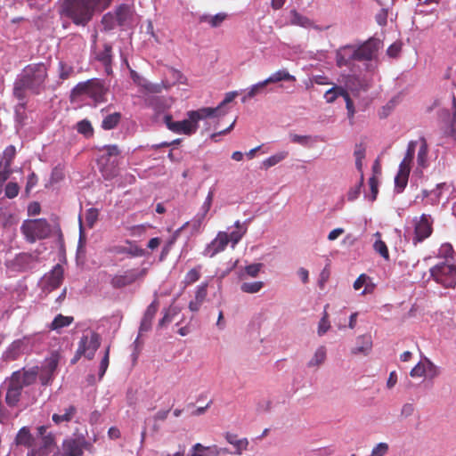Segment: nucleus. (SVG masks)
Segmentation results:
<instances>
[{"label": "nucleus", "instance_id": "nucleus-5", "mask_svg": "<svg viewBox=\"0 0 456 456\" xmlns=\"http://www.w3.org/2000/svg\"><path fill=\"white\" fill-rule=\"evenodd\" d=\"M20 232L29 243L47 239L52 234V226L45 218L27 219L21 226Z\"/></svg>", "mask_w": 456, "mask_h": 456}, {"label": "nucleus", "instance_id": "nucleus-30", "mask_svg": "<svg viewBox=\"0 0 456 456\" xmlns=\"http://www.w3.org/2000/svg\"><path fill=\"white\" fill-rule=\"evenodd\" d=\"M428 147L424 137L420 138V147L418 151L417 161L419 167H426L428 164Z\"/></svg>", "mask_w": 456, "mask_h": 456}, {"label": "nucleus", "instance_id": "nucleus-37", "mask_svg": "<svg viewBox=\"0 0 456 456\" xmlns=\"http://www.w3.org/2000/svg\"><path fill=\"white\" fill-rule=\"evenodd\" d=\"M16 155V149L13 145H9L5 148L3 153V159L0 160L1 165L5 167H12V160Z\"/></svg>", "mask_w": 456, "mask_h": 456}, {"label": "nucleus", "instance_id": "nucleus-22", "mask_svg": "<svg viewBox=\"0 0 456 456\" xmlns=\"http://www.w3.org/2000/svg\"><path fill=\"white\" fill-rule=\"evenodd\" d=\"M265 81L267 84L278 83L281 81L296 82L297 78L291 75L286 69H279L276 72L269 76Z\"/></svg>", "mask_w": 456, "mask_h": 456}, {"label": "nucleus", "instance_id": "nucleus-54", "mask_svg": "<svg viewBox=\"0 0 456 456\" xmlns=\"http://www.w3.org/2000/svg\"><path fill=\"white\" fill-rule=\"evenodd\" d=\"M37 182H38V178H37V175L34 172H32L28 176L27 184L25 187V192L27 194H29L30 191L37 185Z\"/></svg>", "mask_w": 456, "mask_h": 456}, {"label": "nucleus", "instance_id": "nucleus-60", "mask_svg": "<svg viewBox=\"0 0 456 456\" xmlns=\"http://www.w3.org/2000/svg\"><path fill=\"white\" fill-rule=\"evenodd\" d=\"M41 212V206L37 201L31 202L28 207V216H37Z\"/></svg>", "mask_w": 456, "mask_h": 456}, {"label": "nucleus", "instance_id": "nucleus-57", "mask_svg": "<svg viewBox=\"0 0 456 456\" xmlns=\"http://www.w3.org/2000/svg\"><path fill=\"white\" fill-rule=\"evenodd\" d=\"M365 151L366 149L362 143L356 144L354 151L355 160H363L365 158Z\"/></svg>", "mask_w": 456, "mask_h": 456}, {"label": "nucleus", "instance_id": "nucleus-4", "mask_svg": "<svg viewBox=\"0 0 456 456\" xmlns=\"http://www.w3.org/2000/svg\"><path fill=\"white\" fill-rule=\"evenodd\" d=\"M214 110L210 107L200 108L197 110H190L187 113L188 118L182 121H173L170 115L164 117L165 124L167 128L176 134L191 135L198 129L200 120L213 117Z\"/></svg>", "mask_w": 456, "mask_h": 456}, {"label": "nucleus", "instance_id": "nucleus-27", "mask_svg": "<svg viewBox=\"0 0 456 456\" xmlns=\"http://www.w3.org/2000/svg\"><path fill=\"white\" fill-rule=\"evenodd\" d=\"M374 236L377 238L373 244L374 250L379 253L384 259L389 260V251L385 241L381 240V233L377 232Z\"/></svg>", "mask_w": 456, "mask_h": 456}, {"label": "nucleus", "instance_id": "nucleus-63", "mask_svg": "<svg viewBox=\"0 0 456 456\" xmlns=\"http://www.w3.org/2000/svg\"><path fill=\"white\" fill-rule=\"evenodd\" d=\"M226 18V14L224 13H217L216 15L211 17L209 23L212 27L219 26Z\"/></svg>", "mask_w": 456, "mask_h": 456}, {"label": "nucleus", "instance_id": "nucleus-8", "mask_svg": "<svg viewBox=\"0 0 456 456\" xmlns=\"http://www.w3.org/2000/svg\"><path fill=\"white\" fill-rule=\"evenodd\" d=\"M414 233L412 243L417 245L429 238L433 232L434 219L430 215L422 214L412 220Z\"/></svg>", "mask_w": 456, "mask_h": 456}, {"label": "nucleus", "instance_id": "nucleus-35", "mask_svg": "<svg viewBox=\"0 0 456 456\" xmlns=\"http://www.w3.org/2000/svg\"><path fill=\"white\" fill-rule=\"evenodd\" d=\"M77 131L86 138L94 135V127L87 119H83L77 124Z\"/></svg>", "mask_w": 456, "mask_h": 456}, {"label": "nucleus", "instance_id": "nucleus-39", "mask_svg": "<svg viewBox=\"0 0 456 456\" xmlns=\"http://www.w3.org/2000/svg\"><path fill=\"white\" fill-rule=\"evenodd\" d=\"M176 307L170 306L164 311L163 317L159 322V327L162 328L172 322L173 317L177 314Z\"/></svg>", "mask_w": 456, "mask_h": 456}, {"label": "nucleus", "instance_id": "nucleus-53", "mask_svg": "<svg viewBox=\"0 0 456 456\" xmlns=\"http://www.w3.org/2000/svg\"><path fill=\"white\" fill-rule=\"evenodd\" d=\"M416 146H417V142L411 141L408 143L407 151H406V153H405V156L403 159H405L407 161L412 162V160L414 159V155H415Z\"/></svg>", "mask_w": 456, "mask_h": 456}, {"label": "nucleus", "instance_id": "nucleus-62", "mask_svg": "<svg viewBox=\"0 0 456 456\" xmlns=\"http://www.w3.org/2000/svg\"><path fill=\"white\" fill-rule=\"evenodd\" d=\"M102 175L105 179L110 180L118 175V169L116 167L108 169L107 167L102 168Z\"/></svg>", "mask_w": 456, "mask_h": 456}, {"label": "nucleus", "instance_id": "nucleus-15", "mask_svg": "<svg viewBox=\"0 0 456 456\" xmlns=\"http://www.w3.org/2000/svg\"><path fill=\"white\" fill-rule=\"evenodd\" d=\"M353 61H356L355 45H345L337 51L336 62L339 68L348 66Z\"/></svg>", "mask_w": 456, "mask_h": 456}, {"label": "nucleus", "instance_id": "nucleus-48", "mask_svg": "<svg viewBox=\"0 0 456 456\" xmlns=\"http://www.w3.org/2000/svg\"><path fill=\"white\" fill-rule=\"evenodd\" d=\"M369 185L370 189V200L374 201L377 199L379 193V181L375 176H371L369 179Z\"/></svg>", "mask_w": 456, "mask_h": 456}, {"label": "nucleus", "instance_id": "nucleus-33", "mask_svg": "<svg viewBox=\"0 0 456 456\" xmlns=\"http://www.w3.org/2000/svg\"><path fill=\"white\" fill-rule=\"evenodd\" d=\"M265 286L263 281H250V282H243L240 285V290L244 293L248 294H255L259 292Z\"/></svg>", "mask_w": 456, "mask_h": 456}, {"label": "nucleus", "instance_id": "nucleus-28", "mask_svg": "<svg viewBox=\"0 0 456 456\" xmlns=\"http://www.w3.org/2000/svg\"><path fill=\"white\" fill-rule=\"evenodd\" d=\"M74 321V318L72 316H64L62 314H58L55 316L53 321L52 322L50 325V329L53 330H57L61 328L69 326Z\"/></svg>", "mask_w": 456, "mask_h": 456}, {"label": "nucleus", "instance_id": "nucleus-25", "mask_svg": "<svg viewBox=\"0 0 456 456\" xmlns=\"http://www.w3.org/2000/svg\"><path fill=\"white\" fill-rule=\"evenodd\" d=\"M121 120V113L114 112L112 114L107 115L102 121V128L103 130H111L114 129Z\"/></svg>", "mask_w": 456, "mask_h": 456}, {"label": "nucleus", "instance_id": "nucleus-42", "mask_svg": "<svg viewBox=\"0 0 456 456\" xmlns=\"http://www.w3.org/2000/svg\"><path fill=\"white\" fill-rule=\"evenodd\" d=\"M99 212L97 208H91L86 210V223L88 227H94V224L98 219Z\"/></svg>", "mask_w": 456, "mask_h": 456}, {"label": "nucleus", "instance_id": "nucleus-10", "mask_svg": "<svg viewBox=\"0 0 456 456\" xmlns=\"http://www.w3.org/2000/svg\"><path fill=\"white\" fill-rule=\"evenodd\" d=\"M383 44L379 38H369L358 46H355L356 61H370L375 60Z\"/></svg>", "mask_w": 456, "mask_h": 456}, {"label": "nucleus", "instance_id": "nucleus-31", "mask_svg": "<svg viewBox=\"0 0 456 456\" xmlns=\"http://www.w3.org/2000/svg\"><path fill=\"white\" fill-rule=\"evenodd\" d=\"M346 93L347 91L344 89L342 86H335L329 89L328 91H326L324 98L326 99L327 102L332 103L339 96H342L344 98Z\"/></svg>", "mask_w": 456, "mask_h": 456}, {"label": "nucleus", "instance_id": "nucleus-18", "mask_svg": "<svg viewBox=\"0 0 456 456\" xmlns=\"http://www.w3.org/2000/svg\"><path fill=\"white\" fill-rule=\"evenodd\" d=\"M34 443L35 437L28 427L20 428L14 437V444L18 446H24L30 449L34 447Z\"/></svg>", "mask_w": 456, "mask_h": 456}, {"label": "nucleus", "instance_id": "nucleus-41", "mask_svg": "<svg viewBox=\"0 0 456 456\" xmlns=\"http://www.w3.org/2000/svg\"><path fill=\"white\" fill-rule=\"evenodd\" d=\"M73 72L74 69L71 66L62 61L59 63V77L61 80L69 78Z\"/></svg>", "mask_w": 456, "mask_h": 456}, {"label": "nucleus", "instance_id": "nucleus-2", "mask_svg": "<svg viewBox=\"0 0 456 456\" xmlns=\"http://www.w3.org/2000/svg\"><path fill=\"white\" fill-rule=\"evenodd\" d=\"M113 0H62L60 14L77 26H86L95 12L107 9Z\"/></svg>", "mask_w": 456, "mask_h": 456}, {"label": "nucleus", "instance_id": "nucleus-52", "mask_svg": "<svg viewBox=\"0 0 456 456\" xmlns=\"http://www.w3.org/2000/svg\"><path fill=\"white\" fill-rule=\"evenodd\" d=\"M453 253L454 251L452 245L449 243H444L440 247L438 256L440 257L449 258L452 257Z\"/></svg>", "mask_w": 456, "mask_h": 456}, {"label": "nucleus", "instance_id": "nucleus-14", "mask_svg": "<svg viewBox=\"0 0 456 456\" xmlns=\"http://www.w3.org/2000/svg\"><path fill=\"white\" fill-rule=\"evenodd\" d=\"M159 300L157 294H155L153 301L148 305L142 318L139 329L140 333L147 332L151 329L152 321L159 310Z\"/></svg>", "mask_w": 456, "mask_h": 456}, {"label": "nucleus", "instance_id": "nucleus-43", "mask_svg": "<svg viewBox=\"0 0 456 456\" xmlns=\"http://www.w3.org/2000/svg\"><path fill=\"white\" fill-rule=\"evenodd\" d=\"M20 191V187L17 183L9 182L4 189V194L8 199L15 198Z\"/></svg>", "mask_w": 456, "mask_h": 456}, {"label": "nucleus", "instance_id": "nucleus-59", "mask_svg": "<svg viewBox=\"0 0 456 456\" xmlns=\"http://www.w3.org/2000/svg\"><path fill=\"white\" fill-rule=\"evenodd\" d=\"M290 138L292 142L299 143L302 145H307L310 140V136L308 135L291 134Z\"/></svg>", "mask_w": 456, "mask_h": 456}, {"label": "nucleus", "instance_id": "nucleus-58", "mask_svg": "<svg viewBox=\"0 0 456 456\" xmlns=\"http://www.w3.org/2000/svg\"><path fill=\"white\" fill-rule=\"evenodd\" d=\"M387 11L386 9H381L377 14H376V21L379 26H386L387 22Z\"/></svg>", "mask_w": 456, "mask_h": 456}, {"label": "nucleus", "instance_id": "nucleus-7", "mask_svg": "<svg viewBox=\"0 0 456 456\" xmlns=\"http://www.w3.org/2000/svg\"><path fill=\"white\" fill-rule=\"evenodd\" d=\"M431 277L444 288H454L456 285V265L439 264L430 269Z\"/></svg>", "mask_w": 456, "mask_h": 456}, {"label": "nucleus", "instance_id": "nucleus-46", "mask_svg": "<svg viewBox=\"0 0 456 456\" xmlns=\"http://www.w3.org/2000/svg\"><path fill=\"white\" fill-rule=\"evenodd\" d=\"M427 374L426 364L422 362H419L416 364L411 370L410 371V375L412 378H420Z\"/></svg>", "mask_w": 456, "mask_h": 456}, {"label": "nucleus", "instance_id": "nucleus-12", "mask_svg": "<svg viewBox=\"0 0 456 456\" xmlns=\"http://www.w3.org/2000/svg\"><path fill=\"white\" fill-rule=\"evenodd\" d=\"M146 273L144 269H129L122 273H118L110 279V285L114 289H122L132 285L137 280L143 278Z\"/></svg>", "mask_w": 456, "mask_h": 456}, {"label": "nucleus", "instance_id": "nucleus-56", "mask_svg": "<svg viewBox=\"0 0 456 456\" xmlns=\"http://www.w3.org/2000/svg\"><path fill=\"white\" fill-rule=\"evenodd\" d=\"M261 264H252L245 267L246 273L250 277H256L260 272Z\"/></svg>", "mask_w": 456, "mask_h": 456}, {"label": "nucleus", "instance_id": "nucleus-11", "mask_svg": "<svg viewBox=\"0 0 456 456\" xmlns=\"http://www.w3.org/2000/svg\"><path fill=\"white\" fill-rule=\"evenodd\" d=\"M101 337L94 331H89L88 333L83 334L81 337L77 348L79 354H84V356L88 360H92L94 357L95 352L100 347Z\"/></svg>", "mask_w": 456, "mask_h": 456}, {"label": "nucleus", "instance_id": "nucleus-26", "mask_svg": "<svg viewBox=\"0 0 456 456\" xmlns=\"http://www.w3.org/2000/svg\"><path fill=\"white\" fill-rule=\"evenodd\" d=\"M290 24L295 26H300L303 28H309L312 26L313 22L310 19L305 16L301 15L296 10L290 11Z\"/></svg>", "mask_w": 456, "mask_h": 456}, {"label": "nucleus", "instance_id": "nucleus-17", "mask_svg": "<svg viewBox=\"0 0 456 456\" xmlns=\"http://www.w3.org/2000/svg\"><path fill=\"white\" fill-rule=\"evenodd\" d=\"M207 296L208 283L204 282L197 287L194 299L189 303L190 311L197 313L200 309L202 304L205 302Z\"/></svg>", "mask_w": 456, "mask_h": 456}, {"label": "nucleus", "instance_id": "nucleus-34", "mask_svg": "<svg viewBox=\"0 0 456 456\" xmlns=\"http://www.w3.org/2000/svg\"><path fill=\"white\" fill-rule=\"evenodd\" d=\"M409 175L410 174L404 172H397V175L395 177V191L397 193H401L406 187L408 183Z\"/></svg>", "mask_w": 456, "mask_h": 456}, {"label": "nucleus", "instance_id": "nucleus-49", "mask_svg": "<svg viewBox=\"0 0 456 456\" xmlns=\"http://www.w3.org/2000/svg\"><path fill=\"white\" fill-rule=\"evenodd\" d=\"M247 232V227H244L242 231H233L229 236V242H232V247L234 248L237 243L241 240L243 235Z\"/></svg>", "mask_w": 456, "mask_h": 456}, {"label": "nucleus", "instance_id": "nucleus-9", "mask_svg": "<svg viewBox=\"0 0 456 456\" xmlns=\"http://www.w3.org/2000/svg\"><path fill=\"white\" fill-rule=\"evenodd\" d=\"M93 447V444L83 435L68 437L62 441L61 456H82L85 451L91 452Z\"/></svg>", "mask_w": 456, "mask_h": 456}, {"label": "nucleus", "instance_id": "nucleus-23", "mask_svg": "<svg viewBox=\"0 0 456 456\" xmlns=\"http://www.w3.org/2000/svg\"><path fill=\"white\" fill-rule=\"evenodd\" d=\"M97 60L101 61L109 73L112 61V47L109 44L103 45V50L97 54Z\"/></svg>", "mask_w": 456, "mask_h": 456}, {"label": "nucleus", "instance_id": "nucleus-3", "mask_svg": "<svg viewBox=\"0 0 456 456\" xmlns=\"http://www.w3.org/2000/svg\"><path fill=\"white\" fill-rule=\"evenodd\" d=\"M39 368L34 366L28 369L22 368L12 373L7 379L5 403L13 408L18 405L24 387L34 384L38 376Z\"/></svg>", "mask_w": 456, "mask_h": 456}, {"label": "nucleus", "instance_id": "nucleus-40", "mask_svg": "<svg viewBox=\"0 0 456 456\" xmlns=\"http://www.w3.org/2000/svg\"><path fill=\"white\" fill-rule=\"evenodd\" d=\"M236 96H237V93L236 92L227 93L225 94L224 99L220 102V104L217 107H216V108H212V110H214V115L213 116L222 115L223 114L222 113L223 107L225 106L227 103L232 102Z\"/></svg>", "mask_w": 456, "mask_h": 456}, {"label": "nucleus", "instance_id": "nucleus-36", "mask_svg": "<svg viewBox=\"0 0 456 456\" xmlns=\"http://www.w3.org/2000/svg\"><path fill=\"white\" fill-rule=\"evenodd\" d=\"M58 354H52V356L46 360L45 365L43 368V371L47 372L49 374V379H53V373L58 367Z\"/></svg>", "mask_w": 456, "mask_h": 456}, {"label": "nucleus", "instance_id": "nucleus-51", "mask_svg": "<svg viewBox=\"0 0 456 456\" xmlns=\"http://www.w3.org/2000/svg\"><path fill=\"white\" fill-rule=\"evenodd\" d=\"M330 322L328 320V314L326 312H324V314L322 316V318L321 319L320 322H319V326H318V334L319 336H322L323 334H325L328 330L330 329Z\"/></svg>", "mask_w": 456, "mask_h": 456}, {"label": "nucleus", "instance_id": "nucleus-38", "mask_svg": "<svg viewBox=\"0 0 456 456\" xmlns=\"http://www.w3.org/2000/svg\"><path fill=\"white\" fill-rule=\"evenodd\" d=\"M287 156L288 152L286 151L279 152L264 160L263 165L265 168H269L282 161Z\"/></svg>", "mask_w": 456, "mask_h": 456}, {"label": "nucleus", "instance_id": "nucleus-19", "mask_svg": "<svg viewBox=\"0 0 456 456\" xmlns=\"http://www.w3.org/2000/svg\"><path fill=\"white\" fill-rule=\"evenodd\" d=\"M63 281V268L61 265H56L49 274L45 277L47 287L53 290L61 286Z\"/></svg>", "mask_w": 456, "mask_h": 456}, {"label": "nucleus", "instance_id": "nucleus-16", "mask_svg": "<svg viewBox=\"0 0 456 456\" xmlns=\"http://www.w3.org/2000/svg\"><path fill=\"white\" fill-rule=\"evenodd\" d=\"M77 412V407L74 404H69L63 409V412H61V410H60L58 413H53L52 416V420L57 426L62 423H69L74 419Z\"/></svg>", "mask_w": 456, "mask_h": 456}, {"label": "nucleus", "instance_id": "nucleus-44", "mask_svg": "<svg viewBox=\"0 0 456 456\" xmlns=\"http://www.w3.org/2000/svg\"><path fill=\"white\" fill-rule=\"evenodd\" d=\"M109 363H110V346H108L106 348L104 356L100 362V366H99V378L100 379H102L104 376V374L108 369Z\"/></svg>", "mask_w": 456, "mask_h": 456}, {"label": "nucleus", "instance_id": "nucleus-45", "mask_svg": "<svg viewBox=\"0 0 456 456\" xmlns=\"http://www.w3.org/2000/svg\"><path fill=\"white\" fill-rule=\"evenodd\" d=\"M362 184H363V174H362V175L360 177L359 183L357 185H355L354 188H351L349 190V191L347 193L348 200L353 201L358 198V196L360 195L361 188H362Z\"/></svg>", "mask_w": 456, "mask_h": 456}, {"label": "nucleus", "instance_id": "nucleus-6", "mask_svg": "<svg viewBox=\"0 0 456 456\" xmlns=\"http://www.w3.org/2000/svg\"><path fill=\"white\" fill-rule=\"evenodd\" d=\"M108 88L104 83L97 78L89 79L86 82L78 83L71 91V95L78 97L83 94L91 98L95 104L106 102Z\"/></svg>", "mask_w": 456, "mask_h": 456}, {"label": "nucleus", "instance_id": "nucleus-21", "mask_svg": "<svg viewBox=\"0 0 456 456\" xmlns=\"http://www.w3.org/2000/svg\"><path fill=\"white\" fill-rule=\"evenodd\" d=\"M372 347V341L370 336L362 335L357 338V346L352 348L353 354H368Z\"/></svg>", "mask_w": 456, "mask_h": 456}, {"label": "nucleus", "instance_id": "nucleus-61", "mask_svg": "<svg viewBox=\"0 0 456 456\" xmlns=\"http://www.w3.org/2000/svg\"><path fill=\"white\" fill-rule=\"evenodd\" d=\"M344 99L346 102V110L348 112V116H349V118H352L354 114V102H353L348 93L346 94V95L344 96Z\"/></svg>", "mask_w": 456, "mask_h": 456}, {"label": "nucleus", "instance_id": "nucleus-32", "mask_svg": "<svg viewBox=\"0 0 456 456\" xmlns=\"http://www.w3.org/2000/svg\"><path fill=\"white\" fill-rule=\"evenodd\" d=\"M267 85L268 84L265 79L250 86L247 94L243 96L242 102H246L248 99L254 98L256 95L262 94Z\"/></svg>", "mask_w": 456, "mask_h": 456}, {"label": "nucleus", "instance_id": "nucleus-47", "mask_svg": "<svg viewBox=\"0 0 456 456\" xmlns=\"http://www.w3.org/2000/svg\"><path fill=\"white\" fill-rule=\"evenodd\" d=\"M200 278V273L198 269H191L184 277V283L190 285L197 281Z\"/></svg>", "mask_w": 456, "mask_h": 456}, {"label": "nucleus", "instance_id": "nucleus-29", "mask_svg": "<svg viewBox=\"0 0 456 456\" xmlns=\"http://www.w3.org/2000/svg\"><path fill=\"white\" fill-rule=\"evenodd\" d=\"M326 360V348L323 346H321L315 351L313 358L308 362L307 366L309 368L319 367Z\"/></svg>", "mask_w": 456, "mask_h": 456}, {"label": "nucleus", "instance_id": "nucleus-13", "mask_svg": "<svg viewBox=\"0 0 456 456\" xmlns=\"http://www.w3.org/2000/svg\"><path fill=\"white\" fill-rule=\"evenodd\" d=\"M228 243V233L225 232H219L216 237L205 248L203 255L208 257H213L216 254L224 251Z\"/></svg>", "mask_w": 456, "mask_h": 456}, {"label": "nucleus", "instance_id": "nucleus-50", "mask_svg": "<svg viewBox=\"0 0 456 456\" xmlns=\"http://www.w3.org/2000/svg\"><path fill=\"white\" fill-rule=\"evenodd\" d=\"M388 449L389 447L387 443H379L372 449L370 456H385Z\"/></svg>", "mask_w": 456, "mask_h": 456}, {"label": "nucleus", "instance_id": "nucleus-55", "mask_svg": "<svg viewBox=\"0 0 456 456\" xmlns=\"http://www.w3.org/2000/svg\"><path fill=\"white\" fill-rule=\"evenodd\" d=\"M330 275V272L328 266H325L323 270L321 272L318 285L322 289L325 286V283L328 281Z\"/></svg>", "mask_w": 456, "mask_h": 456}, {"label": "nucleus", "instance_id": "nucleus-20", "mask_svg": "<svg viewBox=\"0 0 456 456\" xmlns=\"http://www.w3.org/2000/svg\"><path fill=\"white\" fill-rule=\"evenodd\" d=\"M56 447V438L53 432H48L47 436L41 437V443L36 447L45 456L50 454Z\"/></svg>", "mask_w": 456, "mask_h": 456}, {"label": "nucleus", "instance_id": "nucleus-64", "mask_svg": "<svg viewBox=\"0 0 456 456\" xmlns=\"http://www.w3.org/2000/svg\"><path fill=\"white\" fill-rule=\"evenodd\" d=\"M446 133L450 136L453 137L456 140V110L453 114V118H452Z\"/></svg>", "mask_w": 456, "mask_h": 456}, {"label": "nucleus", "instance_id": "nucleus-1", "mask_svg": "<svg viewBox=\"0 0 456 456\" xmlns=\"http://www.w3.org/2000/svg\"><path fill=\"white\" fill-rule=\"evenodd\" d=\"M48 77L47 66L43 63H31L27 65L19 75L13 86V95L20 101L26 98V91L33 94H40L45 90V82Z\"/></svg>", "mask_w": 456, "mask_h": 456}, {"label": "nucleus", "instance_id": "nucleus-24", "mask_svg": "<svg viewBox=\"0 0 456 456\" xmlns=\"http://www.w3.org/2000/svg\"><path fill=\"white\" fill-rule=\"evenodd\" d=\"M227 442L232 444L236 448V453L241 454L243 451L247 450L248 442L246 438L237 439V436L234 434L227 433L225 436Z\"/></svg>", "mask_w": 456, "mask_h": 456}]
</instances>
